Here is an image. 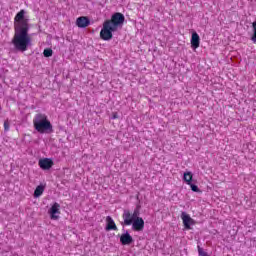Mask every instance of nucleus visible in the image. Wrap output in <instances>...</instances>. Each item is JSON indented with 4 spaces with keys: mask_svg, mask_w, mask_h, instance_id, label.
Returning a JSON list of instances; mask_svg holds the SVG:
<instances>
[{
    "mask_svg": "<svg viewBox=\"0 0 256 256\" xmlns=\"http://www.w3.org/2000/svg\"><path fill=\"white\" fill-rule=\"evenodd\" d=\"M120 243L123 245H131V243H133V237L129 233L122 234L120 236Z\"/></svg>",
    "mask_w": 256,
    "mask_h": 256,
    "instance_id": "11",
    "label": "nucleus"
},
{
    "mask_svg": "<svg viewBox=\"0 0 256 256\" xmlns=\"http://www.w3.org/2000/svg\"><path fill=\"white\" fill-rule=\"evenodd\" d=\"M53 165H54L53 161H39V167L44 171H49V169H51Z\"/></svg>",
    "mask_w": 256,
    "mask_h": 256,
    "instance_id": "12",
    "label": "nucleus"
},
{
    "mask_svg": "<svg viewBox=\"0 0 256 256\" xmlns=\"http://www.w3.org/2000/svg\"><path fill=\"white\" fill-rule=\"evenodd\" d=\"M131 225L134 231H143V229H145V220L138 216Z\"/></svg>",
    "mask_w": 256,
    "mask_h": 256,
    "instance_id": "7",
    "label": "nucleus"
},
{
    "mask_svg": "<svg viewBox=\"0 0 256 256\" xmlns=\"http://www.w3.org/2000/svg\"><path fill=\"white\" fill-rule=\"evenodd\" d=\"M59 209H61V205H59V203L55 202L49 211L51 219H53V220L59 219V216L56 215V214L59 215V213H61V211H59Z\"/></svg>",
    "mask_w": 256,
    "mask_h": 256,
    "instance_id": "8",
    "label": "nucleus"
},
{
    "mask_svg": "<svg viewBox=\"0 0 256 256\" xmlns=\"http://www.w3.org/2000/svg\"><path fill=\"white\" fill-rule=\"evenodd\" d=\"M76 25L80 29H85V27H89L91 25V20L87 16H80L76 19Z\"/></svg>",
    "mask_w": 256,
    "mask_h": 256,
    "instance_id": "6",
    "label": "nucleus"
},
{
    "mask_svg": "<svg viewBox=\"0 0 256 256\" xmlns=\"http://www.w3.org/2000/svg\"><path fill=\"white\" fill-rule=\"evenodd\" d=\"M141 215L139 212V208H136L133 212L129 210H124L122 214V219L124 221V225L129 226L132 225L133 222Z\"/></svg>",
    "mask_w": 256,
    "mask_h": 256,
    "instance_id": "4",
    "label": "nucleus"
},
{
    "mask_svg": "<svg viewBox=\"0 0 256 256\" xmlns=\"http://www.w3.org/2000/svg\"><path fill=\"white\" fill-rule=\"evenodd\" d=\"M44 57H53V49L51 48H46L43 51Z\"/></svg>",
    "mask_w": 256,
    "mask_h": 256,
    "instance_id": "15",
    "label": "nucleus"
},
{
    "mask_svg": "<svg viewBox=\"0 0 256 256\" xmlns=\"http://www.w3.org/2000/svg\"><path fill=\"white\" fill-rule=\"evenodd\" d=\"M201 43V38L197 32H193L191 36V47L192 49H199V45Z\"/></svg>",
    "mask_w": 256,
    "mask_h": 256,
    "instance_id": "9",
    "label": "nucleus"
},
{
    "mask_svg": "<svg viewBox=\"0 0 256 256\" xmlns=\"http://www.w3.org/2000/svg\"><path fill=\"white\" fill-rule=\"evenodd\" d=\"M44 192H45V186L39 185L36 187L34 191V197H41V195H43Z\"/></svg>",
    "mask_w": 256,
    "mask_h": 256,
    "instance_id": "14",
    "label": "nucleus"
},
{
    "mask_svg": "<svg viewBox=\"0 0 256 256\" xmlns=\"http://www.w3.org/2000/svg\"><path fill=\"white\" fill-rule=\"evenodd\" d=\"M181 219L183 221L184 228L187 230L191 229V225L195 224V220H193V218H191V216L186 212L181 213Z\"/></svg>",
    "mask_w": 256,
    "mask_h": 256,
    "instance_id": "5",
    "label": "nucleus"
},
{
    "mask_svg": "<svg viewBox=\"0 0 256 256\" xmlns=\"http://www.w3.org/2000/svg\"><path fill=\"white\" fill-rule=\"evenodd\" d=\"M106 231H117V224L111 216L106 217Z\"/></svg>",
    "mask_w": 256,
    "mask_h": 256,
    "instance_id": "10",
    "label": "nucleus"
},
{
    "mask_svg": "<svg viewBox=\"0 0 256 256\" xmlns=\"http://www.w3.org/2000/svg\"><path fill=\"white\" fill-rule=\"evenodd\" d=\"M33 126L38 133H53V124L43 113H38L34 116Z\"/></svg>",
    "mask_w": 256,
    "mask_h": 256,
    "instance_id": "3",
    "label": "nucleus"
},
{
    "mask_svg": "<svg viewBox=\"0 0 256 256\" xmlns=\"http://www.w3.org/2000/svg\"><path fill=\"white\" fill-rule=\"evenodd\" d=\"M183 179L187 185H191V182L193 181V173L185 172Z\"/></svg>",
    "mask_w": 256,
    "mask_h": 256,
    "instance_id": "13",
    "label": "nucleus"
},
{
    "mask_svg": "<svg viewBox=\"0 0 256 256\" xmlns=\"http://www.w3.org/2000/svg\"><path fill=\"white\" fill-rule=\"evenodd\" d=\"M12 45L16 51L25 53L31 45V36H29V19L25 18V10H20L14 17V36Z\"/></svg>",
    "mask_w": 256,
    "mask_h": 256,
    "instance_id": "1",
    "label": "nucleus"
},
{
    "mask_svg": "<svg viewBox=\"0 0 256 256\" xmlns=\"http://www.w3.org/2000/svg\"><path fill=\"white\" fill-rule=\"evenodd\" d=\"M198 249V255L199 256H209V254L207 252H205V250L203 248H201V246H197Z\"/></svg>",
    "mask_w": 256,
    "mask_h": 256,
    "instance_id": "16",
    "label": "nucleus"
},
{
    "mask_svg": "<svg viewBox=\"0 0 256 256\" xmlns=\"http://www.w3.org/2000/svg\"><path fill=\"white\" fill-rule=\"evenodd\" d=\"M113 119H117V114H114V115H113Z\"/></svg>",
    "mask_w": 256,
    "mask_h": 256,
    "instance_id": "20",
    "label": "nucleus"
},
{
    "mask_svg": "<svg viewBox=\"0 0 256 256\" xmlns=\"http://www.w3.org/2000/svg\"><path fill=\"white\" fill-rule=\"evenodd\" d=\"M10 129V123H9V119L4 121V131H9Z\"/></svg>",
    "mask_w": 256,
    "mask_h": 256,
    "instance_id": "18",
    "label": "nucleus"
},
{
    "mask_svg": "<svg viewBox=\"0 0 256 256\" xmlns=\"http://www.w3.org/2000/svg\"><path fill=\"white\" fill-rule=\"evenodd\" d=\"M39 161H51V159H49V158H43V159H40Z\"/></svg>",
    "mask_w": 256,
    "mask_h": 256,
    "instance_id": "19",
    "label": "nucleus"
},
{
    "mask_svg": "<svg viewBox=\"0 0 256 256\" xmlns=\"http://www.w3.org/2000/svg\"><path fill=\"white\" fill-rule=\"evenodd\" d=\"M125 23V15L121 12H116L111 16V19L104 21L103 27L100 31V38L103 41H111L113 33Z\"/></svg>",
    "mask_w": 256,
    "mask_h": 256,
    "instance_id": "2",
    "label": "nucleus"
},
{
    "mask_svg": "<svg viewBox=\"0 0 256 256\" xmlns=\"http://www.w3.org/2000/svg\"><path fill=\"white\" fill-rule=\"evenodd\" d=\"M190 187H191V190L194 192V193H199V186L193 184V183H190L188 184Z\"/></svg>",
    "mask_w": 256,
    "mask_h": 256,
    "instance_id": "17",
    "label": "nucleus"
}]
</instances>
